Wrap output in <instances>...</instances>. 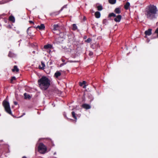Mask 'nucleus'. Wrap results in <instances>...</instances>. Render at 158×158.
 <instances>
[{
    "label": "nucleus",
    "instance_id": "nucleus-1",
    "mask_svg": "<svg viewBox=\"0 0 158 158\" xmlns=\"http://www.w3.org/2000/svg\"><path fill=\"white\" fill-rule=\"evenodd\" d=\"M38 82L40 88L43 90H46L50 85V81L46 77H42Z\"/></svg>",
    "mask_w": 158,
    "mask_h": 158
},
{
    "label": "nucleus",
    "instance_id": "nucleus-2",
    "mask_svg": "<svg viewBox=\"0 0 158 158\" xmlns=\"http://www.w3.org/2000/svg\"><path fill=\"white\" fill-rule=\"evenodd\" d=\"M157 10H145V14L147 17L149 19H152L155 17V15L156 13Z\"/></svg>",
    "mask_w": 158,
    "mask_h": 158
},
{
    "label": "nucleus",
    "instance_id": "nucleus-3",
    "mask_svg": "<svg viewBox=\"0 0 158 158\" xmlns=\"http://www.w3.org/2000/svg\"><path fill=\"white\" fill-rule=\"evenodd\" d=\"M2 104L5 111L9 114H11L12 113L9 102L5 100L3 101Z\"/></svg>",
    "mask_w": 158,
    "mask_h": 158
},
{
    "label": "nucleus",
    "instance_id": "nucleus-4",
    "mask_svg": "<svg viewBox=\"0 0 158 158\" xmlns=\"http://www.w3.org/2000/svg\"><path fill=\"white\" fill-rule=\"evenodd\" d=\"M38 151L40 153L44 154L47 151L46 147L43 143H41L38 147Z\"/></svg>",
    "mask_w": 158,
    "mask_h": 158
},
{
    "label": "nucleus",
    "instance_id": "nucleus-5",
    "mask_svg": "<svg viewBox=\"0 0 158 158\" xmlns=\"http://www.w3.org/2000/svg\"><path fill=\"white\" fill-rule=\"evenodd\" d=\"M151 29H149L148 30H146L145 31L144 33L145 35V37H146L147 35H150L152 34Z\"/></svg>",
    "mask_w": 158,
    "mask_h": 158
},
{
    "label": "nucleus",
    "instance_id": "nucleus-6",
    "mask_svg": "<svg viewBox=\"0 0 158 158\" xmlns=\"http://www.w3.org/2000/svg\"><path fill=\"white\" fill-rule=\"evenodd\" d=\"M148 10H156L157 8L156 6L153 5H151L148 6Z\"/></svg>",
    "mask_w": 158,
    "mask_h": 158
},
{
    "label": "nucleus",
    "instance_id": "nucleus-7",
    "mask_svg": "<svg viewBox=\"0 0 158 158\" xmlns=\"http://www.w3.org/2000/svg\"><path fill=\"white\" fill-rule=\"evenodd\" d=\"M115 17L116 18L114 19V20L116 22H119L121 19V15H118Z\"/></svg>",
    "mask_w": 158,
    "mask_h": 158
},
{
    "label": "nucleus",
    "instance_id": "nucleus-8",
    "mask_svg": "<svg viewBox=\"0 0 158 158\" xmlns=\"http://www.w3.org/2000/svg\"><path fill=\"white\" fill-rule=\"evenodd\" d=\"M82 107L86 109H89L91 108V106L89 105L86 104H83Z\"/></svg>",
    "mask_w": 158,
    "mask_h": 158
},
{
    "label": "nucleus",
    "instance_id": "nucleus-9",
    "mask_svg": "<svg viewBox=\"0 0 158 158\" xmlns=\"http://www.w3.org/2000/svg\"><path fill=\"white\" fill-rule=\"evenodd\" d=\"M59 26L58 24H55L53 25V31L59 30Z\"/></svg>",
    "mask_w": 158,
    "mask_h": 158
},
{
    "label": "nucleus",
    "instance_id": "nucleus-10",
    "mask_svg": "<svg viewBox=\"0 0 158 158\" xmlns=\"http://www.w3.org/2000/svg\"><path fill=\"white\" fill-rule=\"evenodd\" d=\"M8 56L10 57H14L16 56V54L11 52H9Z\"/></svg>",
    "mask_w": 158,
    "mask_h": 158
},
{
    "label": "nucleus",
    "instance_id": "nucleus-11",
    "mask_svg": "<svg viewBox=\"0 0 158 158\" xmlns=\"http://www.w3.org/2000/svg\"><path fill=\"white\" fill-rule=\"evenodd\" d=\"M61 75V73L60 71H56L54 74V76L56 78H58Z\"/></svg>",
    "mask_w": 158,
    "mask_h": 158
},
{
    "label": "nucleus",
    "instance_id": "nucleus-12",
    "mask_svg": "<svg viewBox=\"0 0 158 158\" xmlns=\"http://www.w3.org/2000/svg\"><path fill=\"white\" fill-rule=\"evenodd\" d=\"M94 15L95 17L97 18H99L101 16V14L100 12L98 11H96L94 14Z\"/></svg>",
    "mask_w": 158,
    "mask_h": 158
},
{
    "label": "nucleus",
    "instance_id": "nucleus-13",
    "mask_svg": "<svg viewBox=\"0 0 158 158\" xmlns=\"http://www.w3.org/2000/svg\"><path fill=\"white\" fill-rule=\"evenodd\" d=\"M130 6V3L128 2H127L124 6V8L127 10L129 9Z\"/></svg>",
    "mask_w": 158,
    "mask_h": 158
},
{
    "label": "nucleus",
    "instance_id": "nucleus-14",
    "mask_svg": "<svg viewBox=\"0 0 158 158\" xmlns=\"http://www.w3.org/2000/svg\"><path fill=\"white\" fill-rule=\"evenodd\" d=\"M45 27L44 25L43 24H42L40 26H38L36 28H38L40 30H43L44 29Z\"/></svg>",
    "mask_w": 158,
    "mask_h": 158
},
{
    "label": "nucleus",
    "instance_id": "nucleus-15",
    "mask_svg": "<svg viewBox=\"0 0 158 158\" xmlns=\"http://www.w3.org/2000/svg\"><path fill=\"white\" fill-rule=\"evenodd\" d=\"M41 65L42 66L41 67L40 65H39V68L41 69H44L45 66L44 63L43 61L41 62Z\"/></svg>",
    "mask_w": 158,
    "mask_h": 158
},
{
    "label": "nucleus",
    "instance_id": "nucleus-16",
    "mask_svg": "<svg viewBox=\"0 0 158 158\" xmlns=\"http://www.w3.org/2000/svg\"><path fill=\"white\" fill-rule=\"evenodd\" d=\"M9 20L10 21H12L13 23H14L15 22V18L13 16H10L9 17Z\"/></svg>",
    "mask_w": 158,
    "mask_h": 158
},
{
    "label": "nucleus",
    "instance_id": "nucleus-17",
    "mask_svg": "<svg viewBox=\"0 0 158 158\" xmlns=\"http://www.w3.org/2000/svg\"><path fill=\"white\" fill-rule=\"evenodd\" d=\"M52 47L51 45L50 44H48L47 45H45L44 46V48L45 49H47L49 48H51Z\"/></svg>",
    "mask_w": 158,
    "mask_h": 158
},
{
    "label": "nucleus",
    "instance_id": "nucleus-18",
    "mask_svg": "<svg viewBox=\"0 0 158 158\" xmlns=\"http://www.w3.org/2000/svg\"><path fill=\"white\" fill-rule=\"evenodd\" d=\"M108 2L110 4H114L116 3V0H108Z\"/></svg>",
    "mask_w": 158,
    "mask_h": 158
},
{
    "label": "nucleus",
    "instance_id": "nucleus-19",
    "mask_svg": "<svg viewBox=\"0 0 158 158\" xmlns=\"http://www.w3.org/2000/svg\"><path fill=\"white\" fill-rule=\"evenodd\" d=\"M24 98L25 99H29L31 98V97L30 95L27 94L26 93H25L24 94Z\"/></svg>",
    "mask_w": 158,
    "mask_h": 158
},
{
    "label": "nucleus",
    "instance_id": "nucleus-20",
    "mask_svg": "<svg viewBox=\"0 0 158 158\" xmlns=\"http://www.w3.org/2000/svg\"><path fill=\"white\" fill-rule=\"evenodd\" d=\"M12 70L13 72H14L15 71H16V72H18L19 70V69L18 68L17 66L15 65L14 66V69H12Z\"/></svg>",
    "mask_w": 158,
    "mask_h": 158
},
{
    "label": "nucleus",
    "instance_id": "nucleus-21",
    "mask_svg": "<svg viewBox=\"0 0 158 158\" xmlns=\"http://www.w3.org/2000/svg\"><path fill=\"white\" fill-rule=\"evenodd\" d=\"M97 8L98 10H102L103 9L102 6L101 5L97 6Z\"/></svg>",
    "mask_w": 158,
    "mask_h": 158
},
{
    "label": "nucleus",
    "instance_id": "nucleus-22",
    "mask_svg": "<svg viewBox=\"0 0 158 158\" xmlns=\"http://www.w3.org/2000/svg\"><path fill=\"white\" fill-rule=\"evenodd\" d=\"M72 114L73 117L76 120L77 119V117L75 116V114L74 111H72Z\"/></svg>",
    "mask_w": 158,
    "mask_h": 158
},
{
    "label": "nucleus",
    "instance_id": "nucleus-23",
    "mask_svg": "<svg viewBox=\"0 0 158 158\" xmlns=\"http://www.w3.org/2000/svg\"><path fill=\"white\" fill-rule=\"evenodd\" d=\"M109 17H115L116 16V15L114 13H111L109 14Z\"/></svg>",
    "mask_w": 158,
    "mask_h": 158
},
{
    "label": "nucleus",
    "instance_id": "nucleus-24",
    "mask_svg": "<svg viewBox=\"0 0 158 158\" xmlns=\"http://www.w3.org/2000/svg\"><path fill=\"white\" fill-rule=\"evenodd\" d=\"M73 30H75L77 29V27L76 24H73Z\"/></svg>",
    "mask_w": 158,
    "mask_h": 158
},
{
    "label": "nucleus",
    "instance_id": "nucleus-25",
    "mask_svg": "<svg viewBox=\"0 0 158 158\" xmlns=\"http://www.w3.org/2000/svg\"><path fill=\"white\" fill-rule=\"evenodd\" d=\"M80 85L81 86H82L83 85H85L86 83V82L85 81H83L82 82H80Z\"/></svg>",
    "mask_w": 158,
    "mask_h": 158
},
{
    "label": "nucleus",
    "instance_id": "nucleus-26",
    "mask_svg": "<svg viewBox=\"0 0 158 158\" xmlns=\"http://www.w3.org/2000/svg\"><path fill=\"white\" fill-rule=\"evenodd\" d=\"M92 40L91 38H88L86 41H85L87 43H89Z\"/></svg>",
    "mask_w": 158,
    "mask_h": 158
},
{
    "label": "nucleus",
    "instance_id": "nucleus-27",
    "mask_svg": "<svg viewBox=\"0 0 158 158\" xmlns=\"http://www.w3.org/2000/svg\"><path fill=\"white\" fill-rule=\"evenodd\" d=\"M67 5H64L63 7H62V8L60 10H62L64 9H67Z\"/></svg>",
    "mask_w": 158,
    "mask_h": 158
},
{
    "label": "nucleus",
    "instance_id": "nucleus-28",
    "mask_svg": "<svg viewBox=\"0 0 158 158\" xmlns=\"http://www.w3.org/2000/svg\"><path fill=\"white\" fill-rule=\"evenodd\" d=\"M16 80V78L15 77H12L11 79L10 80L11 82L12 83V81L14 80Z\"/></svg>",
    "mask_w": 158,
    "mask_h": 158
},
{
    "label": "nucleus",
    "instance_id": "nucleus-29",
    "mask_svg": "<svg viewBox=\"0 0 158 158\" xmlns=\"http://www.w3.org/2000/svg\"><path fill=\"white\" fill-rule=\"evenodd\" d=\"M106 23H107V20L106 19H104L103 20V24H106Z\"/></svg>",
    "mask_w": 158,
    "mask_h": 158
},
{
    "label": "nucleus",
    "instance_id": "nucleus-30",
    "mask_svg": "<svg viewBox=\"0 0 158 158\" xmlns=\"http://www.w3.org/2000/svg\"><path fill=\"white\" fill-rule=\"evenodd\" d=\"M121 10H115V12L117 14H119L121 12Z\"/></svg>",
    "mask_w": 158,
    "mask_h": 158
},
{
    "label": "nucleus",
    "instance_id": "nucleus-31",
    "mask_svg": "<svg viewBox=\"0 0 158 158\" xmlns=\"http://www.w3.org/2000/svg\"><path fill=\"white\" fill-rule=\"evenodd\" d=\"M155 33L157 34V36L158 37V28H157L155 31Z\"/></svg>",
    "mask_w": 158,
    "mask_h": 158
},
{
    "label": "nucleus",
    "instance_id": "nucleus-32",
    "mask_svg": "<svg viewBox=\"0 0 158 158\" xmlns=\"http://www.w3.org/2000/svg\"><path fill=\"white\" fill-rule=\"evenodd\" d=\"M93 52H90L89 53V55L90 56H92L93 55Z\"/></svg>",
    "mask_w": 158,
    "mask_h": 158
},
{
    "label": "nucleus",
    "instance_id": "nucleus-33",
    "mask_svg": "<svg viewBox=\"0 0 158 158\" xmlns=\"http://www.w3.org/2000/svg\"><path fill=\"white\" fill-rule=\"evenodd\" d=\"M29 22L30 23H34L32 21H29Z\"/></svg>",
    "mask_w": 158,
    "mask_h": 158
},
{
    "label": "nucleus",
    "instance_id": "nucleus-34",
    "mask_svg": "<svg viewBox=\"0 0 158 158\" xmlns=\"http://www.w3.org/2000/svg\"><path fill=\"white\" fill-rule=\"evenodd\" d=\"M14 103L15 105H17V102H14Z\"/></svg>",
    "mask_w": 158,
    "mask_h": 158
},
{
    "label": "nucleus",
    "instance_id": "nucleus-35",
    "mask_svg": "<svg viewBox=\"0 0 158 158\" xmlns=\"http://www.w3.org/2000/svg\"><path fill=\"white\" fill-rule=\"evenodd\" d=\"M86 87V85H85L83 86V88H85Z\"/></svg>",
    "mask_w": 158,
    "mask_h": 158
},
{
    "label": "nucleus",
    "instance_id": "nucleus-36",
    "mask_svg": "<svg viewBox=\"0 0 158 158\" xmlns=\"http://www.w3.org/2000/svg\"><path fill=\"white\" fill-rule=\"evenodd\" d=\"M115 10H119V9L118 8H116L115 9Z\"/></svg>",
    "mask_w": 158,
    "mask_h": 158
},
{
    "label": "nucleus",
    "instance_id": "nucleus-37",
    "mask_svg": "<svg viewBox=\"0 0 158 158\" xmlns=\"http://www.w3.org/2000/svg\"><path fill=\"white\" fill-rule=\"evenodd\" d=\"M22 158H27V157L25 156H23Z\"/></svg>",
    "mask_w": 158,
    "mask_h": 158
},
{
    "label": "nucleus",
    "instance_id": "nucleus-38",
    "mask_svg": "<svg viewBox=\"0 0 158 158\" xmlns=\"http://www.w3.org/2000/svg\"><path fill=\"white\" fill-rule=\"evenodd\" d=\"M29 28H28L27 29V33H28V30H29Z\"/></svg>",
    "mask_w": 158,
    "mask_h": 158
},
{
    "label": "nucleus",
    "instance_id": "nucleus-39",
    "mask_svg": "<svg viewBox=\"0 0 158 158\" xmlns=\"http://www.w3.org/2000/svg\"><path fill=\"white\" fill-rule=\"evenodd\" d=\"M62 60L63 62H64V60Z\"/></svg>",
    "mask_w": 158,
    "mask_h": 158
},
{
    "label": "nucleus",
    "instance_id": "nucleus-40",
    "mask_svg": "<svg viewBox=\"0 0 158 158\" xmlns=\"http://www.w3.org/2000/svg\"><path fill=\"white\" fill-rule=\"evenodd\" d=\"M33 53H35V51H33Z\"/></svg>",
    "mask_w": 158,
    "mask_h": 158
},
{
    "label": "nucleus",
    "instance_id": "nucleus-41",
    "mask_svg": "<svg viewBox=\"0 0 158 158\" xmlns=\"http://www.w3.org/2000/svg\"><path fill=\"white\" fill-rule=\"evenodd\" d=\"M73 61H71V62H73Z\"/></svg>",
    "mask_w": 158,
    "mask_h": 158
},
{
    "label": "nucleus",
    "instance_id": "nucleus-42",
    "mask_svg": "<svg viewBox=\"0 0 158 158\" xmlns=\"http://www.w3.org/2000/svg\"><path fill=\"white\" fill-rule=\"evenodd\" d=\"M55 154H56V153H54V155H55Z\"/></svg>",
    "mask_w": 158,
    "mask_h": 158
}]
</instances>
